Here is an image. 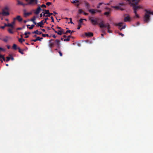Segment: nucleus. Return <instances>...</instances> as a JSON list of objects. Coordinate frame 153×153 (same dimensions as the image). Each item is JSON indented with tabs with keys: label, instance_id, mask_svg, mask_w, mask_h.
Instances as JSON below:
<instances>
[{
	"label": "nucleus",
	"instance_id": "nucleus-39",
	"mask_svg": "<svg viewBox=\"0 0 153 153\" xmlns=\"http://www.w3.org/2000/svg\"><path fill=\"white\" fill-rule=\"evenodd\" d=\"M73 3H76L79 2V1L77 0H75L73 2H72Z\"/></svg>",
	"mask_w": 153,
	"mask_h": 153
},
{
	"label": "nucleus",
	"instance_id": "nucleus-51",
	"mask_svg": "<svg viewBox=\"0 0 153 153\" xmlns=\"http://www.w3.org/2000/svg\"><path fill=\"white\" fill-rule=\"evenodd\" d=\"M70 20V22L71 23V24H73V22H72V18H70L69 19Z\"/></svg>",
	"mask_w": 153,
	"mask_h": 153
},
{
	"label": "nucleus",
	"instance_id": "nucleus-10",
	"mask_svg": "<svg viewBox=\"0 0 153 153\" xmlns=\"http://www.w3.org/2000/svg\"><path fill=\"white\" fill-rule=\"evenodd\" d=\"M43 20L41 21L40 22L38 23H37V25L36 26L38 27L40 26V27H43V25H44V23L43 22Z\"/></svg>",
	"mask_w": 153,
	"mask_h": 153
},
{
	"label": "nucleus",
	"instance_id": "nucleus-40",
	"mask_svg": "<svg viewBox=\"0 0 153 153\" xmlns=\"http://www.w3.org/2000/svg\"><path fill=\"white\" fill-rule=\"evenodd\" d=\"M70 40L69 38H67V39H64V41H69Z\"/></svg>",
	"mask_w": 153,
	"mask_h": 153
},
{
	"label": "nucleus",
	"instance_id": "nucleus-19",
	"mask_svg": "<svg viewBox=\"0 0 153 153\" xmlns=\"http://www.w3.org/2000/svg\"><path fill=\"white\" fill-rule=\"evenodd\" d=\"M39 38V37L38 36L36 37V39H32L31 40V41L32 42L33 41L34 42H36V41H39V40H40Z\"/></svg>",
	"mask_w": 153,
	"mask_h": 153
},
{
	"label": "nucleus",
	"instance_id": "nucleus-53",
	"mask_svg": "<svg viewBox=\"0 0 153 153\" xmlns=\"http://www.w3.org/2000/svg\"><path fill=\"white\" fill-rule=\"evenodd\" d=\"M22 29V28L21 27H18L16 28L17 30H21Z\"/></svg>",
	"mask_w": 153,
	"mask_h": 153
},
{
	"label": "nucleus",
	"instance_id": "nucleus-55",
	"mask_svg": "<svg viewBox=\"0 0 153 153\" xmlns=\"http://www.w3.org/2000/svg\"><path fill=\"white\" fill-rule=\"evenodd\" d=\"M124 4V3H119V4L120 5H123Z\"/></svg>",
	"mask_w": 153,
	"mask_h": 153
},
{
	"label": "nucleus",
	"instance_id": "nucleus-9",
	"mask_svg": "<svg viewBox=\"0 0 153 153\" xmlns=\"http://www.w3.org/2000/svg\"><path fill=\"white\" fill-rule=\"evenodd\" d=\"M85 35L86 36L91 37L93 36V34L91 32L85 33Z\"/></svg>",
	"mask_w": 153,
	"mask_h": 153
},
{
	"label": "nucleus",
	"instance_id": "nucleus-61",
	"mask_svg": "<svg viewBox=\"0 0 153 153\" xmlns=\"http://www.w3.org/2000/svg\"><path fill=\"white\" fill-rule=\"evenodd\" d=\"M119 34L121 35L122 36H124V35L123 34L121 33H119Z\"/></svg>",
	"mask_w": 153,
	"mask_h": 153
},
{
	"label": "nucleus",
	"instance_id": "nucleus-5",
	"mask_svg": "<svg viewBox=\"0 0 153 153\" xmlns=\"http://www.w3.org/2000/svg\"><path fill=\"white\" fill-rule=\"evenodd\" d=\"M88 11L91 14L94 15L95 14L96 12L101 13L102 11L101 10H98L97 9H89Z\"/></svg>",
	"mask_w": 153,
	"mask_h": 153
},
{
	"label": "nucleus",
	"instance_id": "nucleus-15",
	"mask_svg": "<svg viewBox=\"0 0 153 153\" xmlns=\"http://www.w3.org/2000/svg\"><path fill=\"white\" fill-rule=\"evenodd\" d=\"M43 10L45 11V13H44L43 12H42V13H43V16H46L45 14H48V13L49 12V10H46L45 9Z\"/></svg>",
	"mask_w": 153,
	"mask_h": 153
},
{
	"label": "nucleus",
	"instance_id": "nucleus-60",
	"mask_svg": "<svg viewBox=\"0 0 153 153\" xmlns=\"http://www.w3.org/2000/svg\"><path fill=\"white\" fill-rule=\"evenodd\" d=\"M7 48L8 49H9L10 48V45H7Z\"/></svg>",
	"mask_w": 153,
	"mask_h": 153
},
{
	"label": "nucleus",
	"instance_id": "nucleus-30",
	"mask_svg": "<svg viewBox=\"0 0 153 153\" xmlns=\"http://www.w3.org/2000/svg\"><path fill=\"white\" fill-rule=\"evenodd\" d=\"M12 29L9 28L8 29V31L10 33L13 34V32L12 31Z\"/></svg>",
	"mask_w": 153,
	"mask_h": 153
},
{
	"label": "nucleus",
	"instance_id": "nucleus-29",
	"mask_svg": "<svg viewBox=\"0 0 153 153\" xmlns=\"http://www.w3.org/2000/svg\"><path fill=\"white\" fill-rule=\"evenodd\" d=\"M9 10L8 7L6 6L4 8L2 9V11L4 10V11H5V10Z\"/></svg>",
	"mask_w": 153,
	"mask_h": 153
},
{
	"label": "nucleus",
	"instance_id": "nucleus-18",
	"mask_svg": "<svg viewBox=\"0 0 153 153\" xmlns=\"http://www.w3.org/2000/svg\"><path fill=\"white\" fill-rule=\"evenodd\" d=\"M18 49L19 52L21 54H24L23 52V50H21L19 47L18 48Z\"/></svg>",
	"mask_w": 153,
	"mask_h": 153
},
{
	"label": "nucleus",
	"instance_id": "nucleus-57",
	"mask_svg": "<svg viewBox=\"0 0 153 153\" xmlns=\"http://www.w3.org/2000/svg\"><path fill=\"white\" fill-rule=\"evenodd\" d=\"M10 56H11L10 57V59H11L12 60H14V58L11 55H10Z\"/></svg>",
	"mask_w": 153,
	"mask_h": 153
},
{
	"label": "nucleus",
	"instance_id": "nucleus-34",
	"mask_svg": "<svg viewBox=\"0 0 153 153\" xmlns=\"http://www.w3.org/2000/svg\"><path fill=\"white\" fill-rule=\"evenodd\" d=\"M103 4V3H99L97 6V8H100V6Z\"/></svg>",
	"mask_w": 153,
	"mask_h": 153
},
{
	"label": "nucleus",
	"instance_id": "nucleus-4",
	"mask_svg": "<svg viewBox=\"0 0 153 153\" xmlns=\"http://www.w3.org/2000/svg\"><path fill=\"white\" fill-rule=\"evenodd\" d=\"M99 26L101 28L106 27L108 29V32L109 33H111V31L110 30V25L109 23H107L106 24H104L103 21H102L99 24Z\"/></svg>",
	"mask_w": 153,
	"mask_h": 153
},
{
	"label": "nucleus",
	"instance_id": "nucleus-25",
	"mask_svg": "<svg viewBox=\"0 0 153 153\" xmlns=\"http://www.w3.org/2000/svg\"><path fill=\"white\" fill-rule=\"evenodd\" d=\"M110 13V12H105L104 13V15L106 16H109Z\"/></svg>",
	"mask_w": 153,
	"mask_h": 153
},
{
	"label": "nucleus",
	"instance_id": "nucleus-27",
	"mask_svg": "<svg viewBox=\"0 0 153 153\" xmlns=\"http://www.w3.org/2000/svg\"><path fill=\"white\" fill-rule=\"evenodd\" d=\"M47 15H46L45 16L46 17H49L50 16H51L53 14L52 13H48L47 14Z\"/></svg>",
	"mask_w": 153,
	"mask_h": 153
},
{
	"label": "nucleus",
	"instance_id": "nucleus-58",
	"mask_svg": "<svg viewBox=\"0 0 153 153\" xmlns=\"http://www.w3.org/2000/svg\"><path fill=\"white\" fill-rule=\"evenodd\" d=\"M43 16V13H42L41 14H40V17H42V16Z\"/></svg>",
	"mask_w": 153,
	"mask_h": 153
},
{
	"label": "nucleus",
	"instance_id": "nucleus-64",
	"mask_svg": "<svg viewBox=\"0 0 153 153\" xmlns=\"http://www.w3.org/2000/svg\"><path fill=\"white\" fill-rule=\"evenodd\" d=\"M3 55H0V59L2 58V57H3Z\"/></svg>",
	"mask_w": 153,
	"mask_h": 153
},
{
	"label": "nucleus",
	"instance_id": "nucleus-45",
	"mask_svg": "<svg viewBox=\"0 0 153 153\" xmlns=\"http://www.w3.org/2000/svg\"><path fill=\"white\" fill-rule=\"evenodd\" d=\"M56 28L59 29V30H63L60 27H59L58 26L56 27Z\"/></svg>",
	"mask_w": 153,
	"mask_h": 153
},
{
	"label": "nucleus",
	"instance_id": "nucleus-14",
	"mask_svg": "<svg viewBox=\"0 0 153 153\" xmlns=\"http://www.w3.org/2000/svg\"><path fill=\"white\" fill-rule=\"evenodd\" d=\"M32 33H36V34H38V35H40V34H42V33L41 32H39L38 30H37L36 31H34V32H33Z\"/></svg>",
	"mask_w": 153,
	"mask_h": 153
},
{
	"label": "nucleus",
	"instance_id": "nucleus-7",
	"mask_svg": "<svg viewBox=\"0 0 153 153\" xmlns=\"http://www.w3.org/2000/svg\"><path fill=\"white\" fill-rule=\"evenodd\" d=\"M55 42L56 45L57 47L60 48L61 47L60 41L58 39H56L55 41Z\"/></svg>",
	"mask_w": 153,
	"mask_h": 153
},
{
	"label": "nucleus",
	"instance_id": "nucleus-63",
	"mask_svg": "<svg viewBox=\"0 0 153 153\" xmlns=\"http://www.w3.org/2000/svg\"><path fill=\"white\" fill-rule=\"evenodd\" d=\"M54 38H56V36H55V35H53L52 36Z\"/></svg>",
	"mask_w": 153,
	"mask_h": 153
},
{
	"label": "nucleus",
	"instance_id": "nucleus-22",
	"mask_svg": "<svg viewBox=\"0 0 153 153\" xmlns=\"http://www.w3.org/2000/svg\"><path fill=\"white\" fill-rule=\"evenodd\" d=\"M74 30H72L71 31L70 30H68L66 31L65 32V34H66L68 33H70L71 34L72 33H74Z\"/></svg>",
	"mask_w": 153,
	"mask_h": 153
},
{
	"label": "nucleus",
	"instance_id": "nucleus-48",
	"mask_svg": "<svg viewBox=\"0 0 153 153\" xmlns=\"http://www.w3.org/2000/svg\"><path fill=\"white\" fill-rule=\"evenodd\" d=\"M59 55L60 56H62V54L60 51H59Z\"/></svg>",
	"mask_w": 153,
	"mask_h": 153
},
{
	"label": "nucleus",
	"instance_id": "nucleus-31",
	"mask_svg": "<svg viewBox=\"0 0 153 153\" xmlns=\"http://www.w3.org/2000/svg\"><path fill=\"white\" fill-rule=\"evenodd\" d=\"M8 37L7 36H6V38L3 39L2 40L5 42H7L8 41Z\"/></svg>",
	"mask_w": 153,
	"mask_h": 153
},
{
	"label": "nucleus",
	"instance_id": "nucleus-59",
	"mask_svg": "<svg viewBox=\"0 0 153 153\" xmlns=\"http://www.w3.org/2000/svg\"><path fill=\"white\" fill-rule=\"evenodd\" d=\"M5 26H1L0 27L2 29H4L5 28Z\"/></svg>",
	"mask_w": 153,
	"mask_h": 153
},
{
	"label": "nucleus",
	"instance_id": "nucleus-41",
	"mask_svg": "<svg viewBox=\"0 0 153 153\" xmlns=\"http://www.w3.org/2000/svg\"><path fill=\"white\" fill-rule=\"evenodd\" d=\"M52 4V3L51 2H47L46 3V4L48 5V6H49L51 4Z\"/></svg>",
	"mask_w": 153,
	"mask_h": 153
},
{
	"label": "nucleus",
	"instance_id": "nucleus-44",
	"mask_svg": "<svg viewBox=\"0 0 153 153\" xmlns=\"http://www.w3.org/2000/svg\"><path fill=\"white\" fill-rule=\"evenodd\" d=\"M113 8L115 9H120V7L119 6H114L113 7Z\"/></svg>",
	"mask_w": 153,
	"mask_h": 153
},
{
	"label": "nucleus",
	"instance_id": "nucleus-37",
	"mask_svg": "<svg viewBox=\"0 0 153 153\" xmlns=\"http://www.w3.org/2000/svg\"><path fill=\"white\" fill-rule=\"evenodd\" d=\"M30 13H26L24 14L25 16H27L29 15L30 14Z\"/></svg>",
	"mask_w": 153,
	"mask_h": 153
},
{
	"label": "nucleus",
	"instance_id": "nucleus-3",
	"mask_svg": "<svg viewBox=\"0 0 153 153\" xmlns=\"http://www.w3.org/2000/svg\"><path fill=\"white\" fill-rule=\"evenodd\" d=\"M89 20L91 22L92 24L93 25H98L100 23H99L98 21L100 19L99 18L89 17Z\"/></svg>",
	"mask_w": 153,
	"mask_h": 153
},
{
	"label": "nucleus",
	"instance_id": "nucleus-33",
	"mask_svg": "<svg viewBox=\"0 0 153 153\" xmlns=\"http://www.w3.org/2000/svg\"><path fill=\"white\" fill-rule=\"evenodd\" d=\"M36 19V17L34 16L32 19H31L30 21L33 22L35 21Z\"/></svg>",
	"mask_w": 153,
	"mask_h": 153
},
{
	"label": "nucleus",
	"instance_id": "nucleus-42",
	"mask_svg": "<svg viewBox=\"0 0 153 153\" xmlns=\"http://www.w3.org/2000/svg\"><path fill=\"white\" fill-rule=\"evenodd\" d=\"M83 11L81 9H79V13L81 14L83 13Z\"/></svg>",
	"mask_w": 153,
	"mask_h": 153
},
{
	"label": "nucleus",
	"instance_id": "nucleus-36",
	"mask_svg": "<svg viewBox=\"0 0 153 153\" xmlns=\"http://www.w3.org/2000/svg\"><path fill=\"white\" fill-rule=\"evenodd\" d=\"M6 58H7V59L6 60V62H8L10 59V57L7 56L6 57Z\"/></svg>",
	"mask_w": 153,
	"mask_h": 153
},
{
	"label": "nucleus",
	"instance_id": "nucleus-47",
	"mask_svg": "<svg viewBox=\"0 0 153 153\" xmlns=\"http://www.w3.org/2000/svg\"><path fill=\"white\" fill-rule=\"evenodd\" d=\"M78 25V27H77V29L78 30H79L80 29L81 27V25Z\"/></svg>",
	"mask_w": 153,
	"mask_h": 153
},
{
	"label": "nucleus",
	"instance_id": "nucleus-16",
	"mask_svg": "<svg viewBox=\"0 0 153 153\" xmlns=\"http://www.w3.org/2000/svg\"><path fill=\"white\" fill-rule=\"evenodd\" d=\"M130 19V17L129 16H127L124 19V21L125 22H126L127 21H129Z\"/></svg>",
	"mask_w": 153,
	"mask_h": 153
},
{
	"label": "nucleus",
	"instance_id": "nucleus-21",
	"mask_svg": "<svg viewBox=\"0 0 153 153\" xmlns=\"http://www.w3.org/2000/svg\"><path fill=\"white\" fill-rule=\"evenodd\" d=\"M25 41V39L22 38H20L19 39V41L21 43H22L23 42H24Z\"/></svg>",
	"mask_w": 153,
	"mask_h": 153
},
{
	"label": "nucleus",
	"instance_id": "nucleus-23",
	"mask_svg": "<svg viewBox=\"0 0 153 153\" xmlns=\"http://www.w3.org/2000/svg\"><path fill=\"white\" fill-rule=\"evenodd\" d=\"M17 2H18L17 4L18 5H23V6H24L25 5V4L23 3L22 2H21L19 0H18Z\"/></svg>",
	"mask_w": 153,
	"mask_h": 153
},
{
	"label": "nucleus",
	"instance_id": "nucleus-28",
	"mask_svg": "<svg viewBox=\"0 0 153 153\" xmlns=\"http://www.w3.org/2000/svg\"><path fill=\"white\" fill-rule=\"evenodd\" d=\"M123 22H120L118 24H115V25H116L120 27H121L122 26V25L123 24Z\"/></svg>",
	"mask_w": 153,
	"mask_h": 153
},
{
	"label": "nucleus",
	"instance_id": "nucleus-50",
	"mask_svg": "<svg viewBox=\"0 0 153 153\" xmlns=\"http://www.w3.org/2000/svg\"><path fill=\"white\" fill-rule=\"evenodd\" d=\"M51 28H52V29L53 31H54V32H55V33H57V31H56V30H55V29H54V28H53V27H51Z\"/></svg>",
	"mask_w": 153,
	"mask_h": 153
},
{
	"label": "nucleus",
	"instance_id": "nucleus-2",
	"mask_svg": "<svg viewBox=\"0 0 153 153\" xmlns=\"http://www.w3.org/2000/svg\"><path fill=\"white\" fill-rule=\"evenodd\" d=\"M145 11L146 13L143 18L144 21L145 22L148 23L150 20V15H153V12H151L149 10L145 9Z\"/></svg>",
	"mask_w": 153,
	"mask_h": 153
},
{
	"label": "nucleus",
	"instance_id": "nucleus-56",
	"mask_svg": "<svg viewBox=\"0 0 153 153\" xmlns=\"http://www.w3.org/2000/svg\"><path fill=\"white\" fill-rule=\"evenodd\" d=\"M2 59H3V60L4 61H5V59L4 56H3V57H2Z\"/></svg>",
	"mask_w": 153,
	"mask_h": 153
},
{
	"label": "nucleus",
	"instance_id": "nucleus-54",
	"mask_svg": "<svg viewBox=\"0 0 153 153\" xmlns=\"http://www.w3.org/2000/svg\"><path fill=\"white\" fill-rule=\"evenodd\" d=\"M83 13H84V15H87L88 14V13H86L84 12H83Z\"/></svg>",
	"mask_w": 153,
	"mask_h": 153
},
{
	"label": "nucleus",
	"instance_id": "nucleus-38",
	"mask_svg": "<svg viewBox=\"0 0 153 153\" xmlns=\"http://www.w3.org/2000/svg\"><path fill=\"white\" fill-rule=\"evenodd\" d=\"M135 14V16L136 18H139V15L137 14V12H136V13H134Z\"/></svg>",
	"mask_w": 153,
	"mask_h": 153
},
{
	"label": "nucleus",
	"instance_id": "nucleus-8",
	"mask_svg": "<svg viewBox=\"0 0 153 153\" xmlns=\"http://www.w3.org/2000/svg\"><path fill=\"white\" fill-rule=\"evenodd\" d=\"M13 19L14 20H17L20 22L22 20V19L20 16H17L16 18H14Z\"/></svg>",
	"mask_w": 153,
	"mask_h": 153
},
{
	"label": "nucleus",
	"instance_id": "nucleus-62",
	"mask_svg": "<svg viewBox=\"0 0 153 153\" xmlns=\"http://www.w3.org/2000/svg\"><path fill=\"white\" fill-rule=\"evenodd\" d=\"M39 39L40 40H39V41H41V40L43 39V38L42 37L40 38L39 37Z\"/></svg>",
	"mask_w": 153,
	"mask_h": 153
},
{
	"label": "nucleus",
	"instance_id": "nucleus-43",
	"mask_svg": "<svg viewBox=\"0 0 153 153\" xmlns=\"http://www.w3.org/2000/svg\"><path fill=\"white\" fill-rule=\"evenodd\" d=\"M5 51V50L4 49L0 47V52L1 51Z\"/></svg>",
	"mask_w": 153,
	"mask_h": 153
},
{
	"label": "nucleus",
	"instance_id": "nucleus-46",
	"mask_svg": "<svg viewBox=\"0 0 153 153\" xmlns=\"http://www.w3.org/2000/svg\"><path fill=\"white\" fill-rule=\"evenodd\" d=\"M41 7H45H45H46V6L45 4H42V5H41Z\"/></svg>",
	"mask_w": 153,
	"mask_h": 153
},
{
	"label": "nucleus",
	"instance_id": "nucleus-52",
	"mask_svg": "<svg viewBox=\"0 0 153 153\" xmlns=\"http://www.w3.org/2000/svg\"><path fill=\"white\" fill-rule=\"evenodd\" d=\"M48 18H45V19L44 23H46L47 20H48Z\"/></svg>",
	"mask_w": 153,
	"mask_h": 153
},
{
	"label": "nucleus",
	"instance_id": "nucleus-17",
	"mask_svg": "<svg viewBox=\"0 0 153 153\" xmlns=\"http://www.w3.org/2000/svg\"><path fill=\"white\" fill-rule=\"evenodd\" d=\"M85 4L87 9H89L90 8V5L88 2H85Z\"/></svg>",
	"mask_w": 153,
	"mask_h": 153
},
{
	"label": "nucleus",
	"instance_id": "nucleus-26",
	"mask_svg": "<svg viewBox=\"0 0 153 153\" xmlns=\"http://www.w3.org/2000/svg\"><path fill=\"white\" fill-rule=\"evenodd\" d=\"M82 21H83V19H79V20L78 22V25H82Z\"/></svg>",
	"mask_w": 153,
	"mask_h": 153
},
{
	"label": "nucleus",
	"instance_id": "nucleus-1",
	"mask_svg": "<svg viewBox=\"0 0 153 153\" xmlns=\"http://www.w3.org/2000/svg\"><path fill=\"white\" fill-rule=\"evenodd\" d=\"M139 0H132L131 1V3L129 2L131 6L133 7L134 13H136V12H137V10L141 8V7L140 6L137 5L139 2Z\"/></svg>",
	"mask_w": 153,
	"mask_h": 153
},
{
	"label": "nucleus",
	"instance_id": "nucleus-24",
	"mask_svg": "<svg viewBox=\"0 0 153 153\" xmlns=\"http://www.w3.org/2000/svg\"><path fill=\"white\" fill-rule=\"evenodd\" d=\"M12 48L15 50H16L17 49H18V48L17 47V45L15 44L13 45Z\"/></svg>",
	"mask_w": 153,
	"mask_h": 153
},
{
	"label": "nucleus",
	"instance_id": "nucleus-20",
	"mask_svg": "<svg viewBox=\"0 0 153 153\" xmlns=\"http://www.w3.org/2000/svg\"><path fill=\"white\" fill-rule=\"evenodd\" d=\"M42 35L43 37L47 36L48 37L50 38L51 37V36H49L48 34H44L42 33Z\"/></svg>",
	"mask_w": 153,
	"mask_h": 153
},
{
	"label": "nucleus",
	"instance_id": "nucleus-11",
	"mask_svg": "<svg viewBox=\"0 0 153 153\" xmlns=\"http://www.w3.org/2000/svg\"><path fill=\"white\" fill-rule=\"evenodd\" d=\"M2 15L3 16H8L9 15V13L8 12H5V11H4V10L2 11Z\"/></svg>",
	"mask_w": 153,
	"mask_h": 153
},
{
	"label": "nucleus",
	"instance_id": "nucleus-12",
	"mask_svg": "<svg viewBox=\"0 0 153 153\" xmlns=\"http://www.w3.org/2000/svg\"><path fill=\"white\" fill-rule=\"evenodd\" d=\"M58 35H61L62 34H65L64 30H58L57 33Z\"/></svg>",
	"mask_w": 153,
	"mask_h": 153
},
{
	"label": "nucleus",
	"instance_id": "nucleus-35",
	"mask_svg": "<svg viewBox=\"0 0 153 153\" xmlns=\"http://www.w3.org/2000/svg\"><path fill=\"white\" fill-rule=\"evenodd\" d=\"M34 25H32L30 27H27L29 29L31 30L34 27Z\"/></svg>",
	"mask_w": 153,
	"mask_h": 153
},
{
	"label": "nucleus",
	"instance_id": "nucleus-32",
	"mask_svg": "<svg viewBox=\"0 0 153 153\" xmlns=\"http://www.w3.org/2000/svg\"><path fill=\"white\" fill-rule=\"evenodd\" d=\"M8 27H12V28H13V25L12 24H7Z\"/></svg>",
	"mask_w": 153,
	"mask_h": 153
},
{
	"label": "nucleus",
	"instance_id": "nucleus-49",
	"mask_svg": "<svg viewBox=\"0 0 153 153\" xmlns=\"http://www.w3.org/2000/svg\"><path fill=\"white\" fill-rule=\"evenodd\" d=\"M51 19L52 20V21H51V22H54V19H53V16H51Z\"/></svg>",
	"mask_w": 153,
	"mask_h": 153
},
{
	"label": "nucleus",
	"instance_id": "nucleus-13",
	"mask_svg": "<svg viewBox=\"0 0 153 153\" xmlns=\"http://www.w3.org/2000/svg\"><path fill=\"white\" fill-rule=\"evenodd\" d=\"M42 10V9L40 7H39L36 10V11L35 12V13L36 14H39L40 11Z\"/></svg>",
	"mask_w": 153,
	"mask_h": 153
},
{
	"label": "nucleus",
	"instance_id": "nucleus-6",
	"mask_svg": "<svg viewBox=\"0 0 153 153\" xmlns=\"http://www.w3.org/2000/svg\"><path fill=\"white\" fill-rule=\"evenodd\" d=\"M54 41V39H51L49 41V44L48 45V46L51 48H52L54 45V42H52V41Z\"/></svg>",
	"mask_w": 153,
	"mask_h": 153
}]
</instances>
